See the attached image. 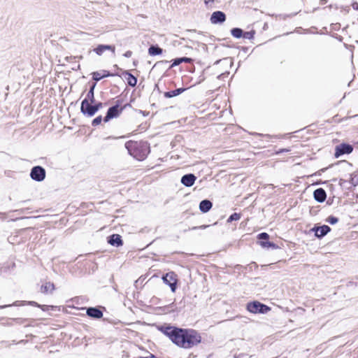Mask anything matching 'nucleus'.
<instances>
[{
	"instance_id": "473e14b6",
	"label": "nucleus",
	"mask_w": 358,
	"mask_h": 358,
	"mask_svg": "<svg viewBox=\"0 0 358 358\" xmlns=\"http://www.w3.org/2000/svg\"><path fill=\"white\" fill-rule=\"evenodd\" d=\"M215 0H204V3L206 5H209L210 3H214Z\"/></svg>"
},
{
	"instance_id": "f257e3e1",
	"label": "nucleus",
	"mask_w": 358,
	"mask_h": 358,
	"mask_svg": "<svg viewBox=\"0 0 358 358\" xmlns=\"http://www.w3.org/2000/svg\"><path fill=\"white\" fill-rule=\"evenodd\" d=\"M164 332L175 344L181 348H191L201 342V336L193 329L166 327Z\"/></svg>"
},
{
	"instance_id": "f8f14e48",
	"label": "nucleus",
	"mask_w": 358,
	"mask_h": 358,
	"mask_svg": "<svg viewBox=\"0 0 358 358\" xmlns=\"http://www.w3.org/2000/svg\"><path fill=\"white\" fill-rule=\"evenodd\" d=\"M313 196L314 199L320 203L324 201L327 198L326 192L322 188L315 189L313 192Z\"/></svg>"
},
{
	"instance_id": "e433bc0d",
	"label": "nucleus",
	"mask_w": 358,
	"mask_h": 358,
	"mask_svg": "<svg viewBox=\"0 0 358 358\" xmlns=\"http://www.w3.org/2000/svg\"><path fill=\"white\" fill-rule=\"evenodd\" d=\"M334 166V164H331V165L329 166V168H330V167H331V166ZM327 169H328V167H327V168H324V169H322L320 171L324 172V171H325Z\"/></svg>"
},
{
	"instance_id": "20e7f679",
	"label": "nucleus",
	"mask_w": 358,
	"mask_h": 358,
	"mask_svg": "<svg viewBox=\"0 0 358 358\" xmlns=\"http://www.w3.org/2000/svg\"><path fill=\"white\" fill-rule=\"evenodd\" d=\"M93 103L90 102L87 99H85L81 103V112L88 117H92L97 112V108L92 105Z\"/></svg>"
},
{
	"instance_id": "412c9836",
	"label": "nucleus",
	"mask_w": 358,
	"mask_h": 358,
	"mask_svg": "<svg viewBox=\"0 0 358 358\" xmlns=\"http://www.w3.org/2000/svg\"><path fill=\"white\" fill-rule=\"evenodd\" d=\"M55 289V285L52 282H45V285H43L41 287V291L43 293H48V292H52Z\"/></svg>"
},
{
	"instance_id": "72a5a7b5",
	"label": "nucleus",
	"mask_w": 358,
	"mask_h": 358,
	"mask_svg": "<svg viewBox=\"0 0 358 358\" xmlns=\"http://www.w3.org/2000/svg\"><path fill=\"white\" fill-rule=\"evenodd\" d=\"M352 6L353 9L358 10V3L354 2L352 4Z\"/></svg>"
},
{
	"instance_id": "9d476101",
	"label": "nucleus",
	"mask_w": 358,
	"mask_h": 358,
	"mask_svg": "<svg viewBox=\"0 0 358 358\" xmlns=\"http://www.w3.org/2000/svg\"><path fill=\"white\" fill-rule=\"evenodd\" d=\"M226 20V15L222 11H215L210 17L212 24H221Z\"/></svg>"
},
{
	"instance_id": "0eeeda50",
	"label": "nucleus",
	"mask_w": 358,
	"mask_h": 358,
	"mask_svg": "<svg viewBox=\"0 0 358 358\" xmlns=\"http://www.w3.org/2000/svg\"><path fill=\"white\" fill-rule=\"evenodd\" d=\"M353 148L351 145L347 143H341L335 148V157H339L344 154H350L352 152Z\"/></svg>"
},
{
	"instance_id": "bb28decb",
	"label": "nucleus",
	"mask_w": 358,
	"mask_h": 358,
	"mask_svg": "<svg viewBox=\"0 0 358 358\" xmlns=\"http://www.w3.org/2000/svg\"><path fill=\"white\" fill-rule=\"evenodd\" d=\"M255 31L243 32V36L244 38L252 39L255 35Z\"/></svg>"
},
{
	"instance_id": "5701e85b",
	"label": "nucleus",
	"mask_w": 358,
	"mask_h": 358,
	"mask_svg": "<svg viewBox=\"0 0 358 358\" xmlns=\"http://www.w3.org/2000/svg\"><path fill=\"white\" fill-rule=\"evenodd\" d=\"M192 59L189 57L177 58L173 60V62L171 66H175L179 65L182 62L190 63V62H192Z\"/></svg>"
},
{
	"instance_id": "c85d7f7f",
	"label": "nucleus",
	"mask_w": 358,
	"mask_h": 358,
	"mask_svg": "<svg viewBox=\"0 0 358 358\" xmlns=\"http://www.w3.org/2000/svg\"><path fill=\"white\" fill-rule=\"evenodd\" d=\"M101 121H102V117L101 115H99L93 120L92 124L93 126L99 125L101 122Z\"/></svg>"
},
{
	"instance_id": "393cba45",
	"label": "nucleus",
	"mask_w": 358,
	"mask_h": 358,
	"mask_svg": "<svg viewBox=\"0 0 358 358\" xmlns=\"http://www.w3.org/2000/svg\"><path fill=\"white\" fill-rule=\"evenodd\" d=\"M96 86V84L94 83L90 88V91L88 92L87 94V97L85 99H87V100L91 103H94V90Z\"/></svg>"
},
{
	"instance_id": "1a4fd4ad",
	"label": "nucleus",
	"mask_w": 358,
	"mask_h": 358,
	"mask_svg": "<svg viewBox=\"0 0 358 358\" xmlns=\"http://www.w3.org/2000/svg\"><path fill=\"white\" fill-rule=\"evenodd\" d=\"M258 238L261 241L260 245L263 248H275L276 246L273 243L267 241L269 238V235L267 233L263 232L258 235Z\"/></svg>"
},
{
	"instance_id": "6e6552de",
	"label": "nucleus",
	"mask_w": 358,
	"mask_h": 358,
	"mask_svg": "<svg viewBox=\"0 0 358 358\" xmlns=\"http://www.w3.org/2000/svg\"><path fill=\"white\" fill-rule=\"evenodd\" d=\"M122 108L119 109V105L113 106L108 108L106 115L103 118L105 122H108L110 119L117 117L122 113Z\"/></svg>"
},
{
	"instance_id": "6ab92c4d",
	"label": "nucleus",
	"mask_w": 358,
	"mask_h": 358,
	"mask_svg": "<svg viewBox=\"0 0 358 358\" xmlns=\"http://www.w3.org/2000/svg\"><path fill=\"white\" fill-rule=\"evenodd\" d=\"M185 90V88H178L175 90L166 92L164 93V96L166 98H172V97H174V96H176L180 94Z\"/></svg>"
},
{
	"instance_id": "39448f33",
	"label": "nucleus",
	"mask_w": 358,
	"mask_h": 358,
	"mask_svg": "<svg viewBox=\"0 0 358 358\" xmlns=\"http://www.w3.org/2000/svg\"><path fill=\"white\" fill-rule=\"evenodd\" d=\"M30 177L34 180L41 182L45 178V170L42 166H36L31 169Z\"/></svg>"
},
{
	"instance_id": "9b49d317",
	"label": "nucleus",
	"mask_w": 358,
	"mask_h": 358,
	"mask_svg": "<svg viewBox=\"0 0 358 358\" xmlns=\"http://www.w3.org/2000/svg\"><path fill=\"white\" fill-rule=\"evenodd\" d=\"M196 179V177L192 174L189 173L184 175L181 178V183L186 187H192Z\"/></svg>"
},
{
	"instance_id": "dca6fc26",
	"label": "nucleus",
	"mask_w": 358,
	"mask_h": 358,
	"mask_svg": "<svg viewBox=\"0 0 358 358\" xmlns=\"http://www.w3.org/2000/svg\"><path fill=\"white\" fill-rule=\"evenodd\" d=\"M212 206H213V204L210 201L205 199L200 202L199 210L202 213H207L210 210V208H212Z\"/></svg>"
},
{
	"instance_id": "f704fd0d",
	"label": "nucleus",
	"mask_w": 358,
	"mask_h": 358,
	"mask_svg": "<svg viewBox=\"0 0 358 358\" xmlns=\"http://www.w3.org/2000/svg\"><path fill=\"white\" fill-rule=\"evenodd\" d=\"M339 164H342V165H346V166H350V164H348L346 161H342V162H340L338 163Z\"/></svg>"
},
{
	"instance_id": "c9c22d12",
	"label": "nucleus",
	"mask_w": 358,
	"mask_h": 358,
	"mask_svg": "<svg viewBox=\"0 0 358 358\" xmlns=\"http://www.w3.org/2000/svg\"><path fill=\"white\" fill-rule=\"evenodd\" d=\"M29 304L32 305V306H40V305H38L36 302L35 301H30L29 302Z\"/></svg>"
},
{
	"instance_id": "a211bd4d",
	"label": "nucleus",
	"mask_w": 358,
	"mask_h": 358,
	"mask_svg": "<svg viewBox=\"0 0 358 358\" xmlns=\"http://www.w3.org/2000/svg\"><path fill=\"white\" fill-rule=\"evenodd\" d=\"M112 76L109 73H108L106 71H96L94 72L92 74L93 79L96 81L100 80L103 78H106L108 76Z\"/></svg>"
},
{
	"instance_id": "a878e982",
	"label": "nucleus",
	"mask_w": 358,
	"mask_h": 358,
	"mask_svg": "<svg viewBox=\"0 0 358 358\" xmlns=\"http://www.w3.org/2000/svg\"><path fill=\"white\" fill-rule=\"evenodd\" d=\"M241 215L236 213H233L229 216V217L227 220L228 222H231L232 221H236L240 220Z\"/></svg>"
},
{
	"instance_id": "4c0bfd02",
	"label": "nucleus",
	"mask_w": 358,
	"mask_h": 358,
	"mask_svg": "<svg viewBox=\"0 0 358 358\" xmlns=\"http://www.w3.org/2000/svg\"><path fill=\"white\" fill-rule=\"evenodd\" d=\"M208 227V225H202V226H200L199 228L200 229H206Z\"/></svg>"
},
{
	"instance_id": "c756f323",
	"label": "nucleus",
	"mask_w": 358,
	"mask_h": 358,
	"mask_svg": "<svg viewBox=\"0 0 358 358\" xmlns=\"http://www.w3.org/2000/svg\"><path fill=\"white\" fill-rule=\"evenodd\" d=\"M350 182L355 185L357 183H358V176L356 174H352L351 178H350Z\"/></svg>"
},
{
	"instance_id": "7c9ffc66",
	"label": "nucleus",
	"mask_w": 358,
	"mask_h": 358,
	"mask_svg": "<svg viewBox=\"0 0 358 358\" xmlns=\"http://www.w3.org/2000/svg\"><path fill=\"white\" fill-rule=\"evenodd\" d=\"M131 55H132V52H131V51H130V50L127 51V52L124 54V56L125 57H131Z\"/></svg>"
},
{
	"instance_id": "2f4dec72",
	"label": "nucleus",
	"mask_w": 358,
	"mask_h": 358,
	"mask_svg": "<svg viewBox=\"0 0 358 358\" xmlns=\"http://www.w3.org/2000/svg\"><path fill=\"white\" fill-rule=\"evenodd\" d=\"M94 106L95 108H97V111H98L101 108H102L103 104H102V103L99 102L98 103H96Z\"/></svg>"
},
{
	"instance_id": "2eb2a0df",
	"label": "nucleus",
	"mask_w": 358,
	"mask_h": 358,
	"mask_svg": "<svg viewBox=\"0 0 358 358\" xmlns=\"http://www.w3.org/2000/svg\"><path fill=\"white\" fill-rule=\"evenodd\" d=\"M87 314L88 316L96 319H99L103 316V313L97 308H87Z\"/></svg>"
},
{
	"instance_id": "f3484780",
	"label": "nucleus",
	"mask_w": 358,
	"mask_h": 358,
	"mask_svg": "<svg viewBox=\"0 0 358 358\" xmlns=\"http://www.w3.org/2000/svg\"><path fill=\"white\" fill-rule=\"evenodd\" d=\"M331 228L327 225H323L322 227H319L315 229V236L317 237H323L329 231H330Z\"/></svg>"
},
{
	"instance_id": "58836bf2",
	"label": "nucleus",
	"mask_w": 358,
	"mask_h": 358,
	"mask_svg": "<svg viewBox=\"0 0 358 358\" xmlns=\"http://www.w3.org/2000/svg\"><path fill=\"white\" fill-rule=\"evenodd\" d=\"M326 3V0H321V3L324 4Z\"/></svg>"
},
{
	"instance_id": "423d86ee",
	"label": "nucleus",
	"mask_w": 358,
	"mask_h": 358,
	"mask_svg": "<svg viewBox=\"0 0 358 358\" xmlns=\"http://www.w3.org/2000/svg\"><path fill=\"white\" fill-rule=\"evenodd\" d=\"M164 283L168 285L173 292L176 289L177 275L174 272H169L162 278Z\"/></svg>"
},
{
	"instance_id": "4be33fe9",
	"label": "nucleus",
	"mask_w": 358,
	"mask_h": 358,
	"mask_svg": "<svg viewBox=\"0 0 358 358\" xmlns=\"http://www.w3.org/2000/svg\"><path fill=\"white\" fill-rule=\"evenodd\" d=\"M162 52V49L156 45H151L148 49V53L150 55H157Z\"/></svg>"
},
{
	"instance_id": "cd10ccee",
	"label": "nucleus",
	"mask_w": 358,
	"mask_h": 358,
	"mask_svg": "<svg viewBox=\"0 0 358 358\" xmlns=\"http://www.w3.org/2000/svg\"><path fill=\"white\" fill-rule=\"evenodd\" d=\"M338 219L334 216H329L327 219V222L331 224H335L338 222Z\"/></svg>"
},
{
	"instance_id": "7ed1b4c3",
	"label": "nucleus",
	"mask_w": 358,
	"mask_h": 358,
	"mask_svg": "<svg viewBox=\"0 0 358 358\" xmlns=\"http://www.w3.org/2000/svg\"><path fill=\"white\" fill-rule=\"evenodd\" d=\"M247 310L252 313H266L270 308L259 301H254L248 303Z\"/></svg>"
},
{
	"instance_id": "4468645a",
	"label": "nucleus",
	"mask_w": 358,
	"mask_h": 358,
	"mask_svg": "<svg viewBox=\"0 0 358 358\" xmlns=\"http://www.w3.org/2000/svg\"><path fill=\"white\" fill-rule=\"evenodd\" d=\"M108 243L113 246L119 247L122 245V240L119 234H113L108 237Z\"/></svg>"
},
{
	"instance_id": "ea45409f",
	"label": "nucleus",
	"mask_w": 358,
	"mask_h": 358,
	"mask_svg": "<svg viewBox=\"0 0 358 358\" xmlns=\"http://www.w3.org/2000/svg\"><path fill=\"white\" fill-rule=\"evenodd\" d=\"M140 358H148V357H140Z\"/></svg>"
},
{
	"instance_id": "b1692460",
	"label": "nucleus",
	"mask_w": 358,
	"mask_h": 358,
	"mask_svg": "<svg viewBox=\"0 0 358 358\" xmlns=\"http://www.w3.org/2000/svg\"><path fill=\"white\" fill-rule=\"evenodd\" d=\"M243 32V30L240 28H234L231 30V35L236 38H240L242 37Z\"/></svg>"
},
{
	"instance_id": "f03ea898",
	"label": "nucleus",
	"mask_w": 358,
	"mask_h": 358,
	"mask_svg": "<svg viewBox=\"0 0 358 358\" xmlns=\"http://www.w3.org/2000/svg\"><path fill=\"white\" fill-rule=\"evenodd\" d=\"M129 153L138 160H143L150 153V147L146 142L129 141L125 143Z\"/></svg>"
},
{
	"instance_id": "ddd939ff",
	"label": "nucleus",
	"mask_w": 358,
	"mask_h": 358,
	"mask_svg": "<svg viewBox=\"0 0 358 358\" xmlns=\"http://www.w3.org/2000/svg\"><path fill=\"white\" fill-rule=\"evenodd\" d=\"M115 48L114 45H99L94 51L98 55H101L104 51L110 50L113 53L115 52Z\"/></svg>"
},
{
	"instance_id": "aec40b11",
	"label": "nucleus",
	"mask_w": 358,
	"mask_h": 358,
	"mask_svg": "<svg viewBox=\"0 0 358 358\" xmlns=\"http://www.w3.org/2000/svg\"><path fill=\"white\" fill-rule=\"evenodd\" d=\"M125 76H127L128 77L127 78V83L129 85L131 86V87H134L136 86V83H137V79L136 77H134L132 74H131L128 71H126L124 73Z\"/></svg>"
}]
</instances>
